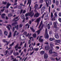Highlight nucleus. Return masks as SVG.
I'll return each instance as SVG.
<instances>
[{"label":"nucleus","instance_id":"obj_18","mask_svg":"<svg viewBox=\"0 0 61 61\" xmlns=\"http://www.w3.org/2000/svg\"><path fill=\"white\" fill-rule=\"evenodd\" d=\"M61 42V41L60 40H56L55 41V43H59L60 42Z\"/></svg>","mask_w":61,"mask_h":61},{"label":"nucleus","instance_id":"obj_30","mask_svg":"<svg viewBox=\"0 0 61 61\" xmlns=\"http://www.w3.org/2000/svg\"><path fill=\"white\" fill-rule=\"evenodd\" d=\"M47 29H49L50 28V26L49 24H48L47 26Z\"/></svg>","mask_w":61,"mask_h":61},{"label":"nucleus","instance_id":"obj_51","mask_svg":"<svg viewBox=\"0 0 61 61\" xmlns=\"http://www.w3.org/2000/svg\"><path fill=\"white\" fill-rule=\"evenodd\" d=\"M58 15L59 16L61 17V12H60L58 14Z\"/></svg>","mask_w":61,"mask_h":61},{"label":"nucleus","instance_id":"obj_5","mask_svg":"<svg viewBox=\"0 0 61 61\" xmlns=\"http://www.w3.org/2000/svg\"><path fill=\"white\" fill-rule=\"evenodd\" d=\"M40 17H39L38 19H37L36 20V22H37V25L36 26V27H37V26H38L39 25V21H40Z\"/></svg>","mask_w":61,"mask_h":61},{"label":"nucleus","instance_id":"obj_16","mask_svg":"<svg viewBox=\"0 0 61 61\" xmlns=\"http://www.w3.org/2000/svg\"><path fill=\"white\" fill-rule=\"evenodd\" d=\"M11 5V4L9 3V2L8 3L6 6L7 8H8L9 6L10 5Z\"/></svg>","mask_w":61,"mask_h":61},{"label":"nucleus","instance_id":"obj_27","mask_svg":"<svg viewBox=\"0 0 61 61\" xmlns=\"http://www.w3.org/2000/svg\"><path fill=\"white\" fill-rule=\"evenodd\" d=\"M31 48H32V49L31 50V51H32V50H33V51H34V52H35V48H34V49L33 47H31Z\"/></svg>","mask_w":61,"mask_h":61},{"label":"nucleus","instance_id":"obj_10","mask_svg":"<svg viewBox=\"0 0 61 61\" xmlns=\"http://www.w3.org/2000/svg\"><path fill=\"white\" fill-rule=\"evenodd\" d=\"M53 25H54V28H56V30H57V25H56V22H54L53 23Z\"/></svg>","mask_w":61,"mask_h":61},{"label":"nucleus","instance_id":"obj_46","mask_svg":"<svg viewBox=\"0 0 61 61\" xmlns=\"http://www.w3.org/2000/svg\"><path fill=\"white\" fill-rule=\"evenodd\" d=\"M53 17V13L51 12V18H52Z\"/></svg>","mask_w":61,"mask_h":61},{"label":"nucleus","instance_id":"obj_28","mask_svg":"<svg viewBox=\"0 0 61 61\" xmlns=\"http://www.w3.org/2000/svg\"><path fill=\"white\" fill-rule=\"evenodd\" d=\"M18 17H19V16L16 17L14 19V20L15 21H17L18 20L17 19H18Z\"/></svg>","mask_w":61,"mask_h":61},{"label":"nucleus","instance_id":"obj_56","mask_svg":"<svg viewBox=\"0 0 61 61\" xmlns=\"http://www.w3.org/2000/svg\"><path fill=\"white\" fill-rule=\"evenodd\" d=\"M23 54H24V52L23 51H22L20 54V56H22V55H23Z\"/></svg>","mask_w":61,"mask_h":61},{"label":"nucleus","instance_id":"obj_4","mask_svg":"<svg viewBox=\"0 0 61 61\" xmlns=\"http://www.w3.org/2000/svg\"><path fill=\"white\" fill-rule=\"evenodd\" d=\"M17 22H14V23L12 24V25L13 26V25H15V28H16L17 29H18V25H17L16 26H15V25H17Z\"/></svg>","mask_w":61,"mask_h":61},{"label":"nucleus","instance_id":"obj_57","mask_svg":"<svg viewBox=\"0 0 61 61\" xmlns=\"http://www.w3.org/2000/svg\"><path fill=\"white\" fill-rule=\"evenodd\" d=\"M31 44V40H29L28 41V44Z\"/></svg>","mask_w":61,"mask_h":61},{"label":"nucleus","instance_id":"obj_33","mask_svg":"<svg viewBox=\"0 0 61 61\" xmlns=\"http://www.w3.org/2000/svg\"><path fill=\"white\" fill-rule=\"evenodd\" d=\"M49 54H51L53 53V51H52V50H51L49 51Z\"/></svg>","mask_w":61,"mask_h":61},{"label":"nucleus","instance_id":"obj_58","mask_svg":"<svg viewBox=\"0 0 61 61\" xmlns=\"http://www.w3.org/2000/svg\"><path fill=\"white\" fill-rule=\"evenodd\" d=\"M38 50H39V49H38V48H35V51H38Z\"/></svg>","mask_w":61,"mask_h":61},{"label":"nucleus","instance_id":"obj_34","mask_svg":"<svg viewBox=\"0 0 61 61\" xmlns=\"http://www.w3.org/2000/svg\"><path fill=\"white\" fill-rule=\"evenodd\" d=\"M48 2L49 5H50L51 4V0H48Z\"/></svg>","mask_w":61,"mask_h":61},{"label":"nucleus","instance_id":"obj_50","mask_svg":"<svg viewBox=\"0 0 61 61\" xmlns=\"http://www.w3.org/2000/svg\"><path fill=\"white\" fill-rule=\"evenodd\" d=\"M23 26V25L22 24H20V25L19 27L20 28H21Z\"/></svg>","mask_w":61,"mask_h":61},{"label":"nucleus","instance_id":"obj_42","mask_svg":"<svg viewBox=\"0 0 61 61\" xmlns=\"http://www.w3.org/2000/svg\"><path fill=\"white\" fill-rule=\"evenodd\" d=\"M56 5L57 6L58 5V1L57 0L56 1Z\"/></svg>","mask_w":61,"mask_h":61},{"label":"nucleus","instance_id":"obj_6","mask_svg":"<svg viewBox=\"0 0 61 61\" xmlns=\"http://www.w3.org/2000/svg\"><path fill=\"white\" fill-rule=\"evenodd\" d=\"M45 10V7L44 6L42 7L41 10V14H43Z\"/></svg>","mask_w":61,"mask_h":61},{"label":"nucleus","instance_id":"obj_63","mask_svg":"<svg viewBox=\"0 0 61 61\" xmlns=\"http://www.w3.org/2000/svg\"><path fill=\"white\" fill-rule=\"evenodd\" d=\"M12 31L13 32H14V31H15V27H13L12 29Z\"/></svg>","mask_w":61,"mask_h":61},{"label":"nucleus","instance_id":"obj_44","mask_svg":"<svg viewBox=\"0 0 61 61\" xmlns=\"http://www.w3.org/2000/svg\"><path fill=\"white\" fill-rule=\"evenodd\" d=\"M14 42H12V44L10 45V46H14Z\"/></svg>","mask_w":61,"mask_h":61},{"label":"nucleus","instance_id":"obj_37","mask_svg":"<svg viewBox=\"0 0 61 61\" xmlns=\"http://www.w3.org/2000/svg\"><path fill=\"white\" fill-rule=\"evenodd\" d=\"M11 32H10V34H9V36H8V38H10V37H11Z\"/></svg>","mask_w":61,"mask_h":61},{"label":"nucleus","instance_id":"obj_7","mask_svg":"<svg viewBox=\"0 0 61 61\" xmlns=\"http://www.w3.org/2000/svg\"><path fill=\"white\" fill-rule=\"evenodd\" d=\"M55 37L56 39H59V36L58 35V34L57 33H56L55 36Z\"/></svg>","mask_w":61,"mask_h":61},{"label":"nucleus","instance_id":"obj_22","mask_svg":"<svg viewBox=\"0 0 61 61\" xmlns=\"http://www.w3.org/2000/svg\"><path fill=\"white\" fill-rule=\"evenodd\" d=\"M13 55L15 56L16 55H17V56H18L19 54V53H18V52H16L15 53H13Z\"/></svg>","mask_w":61,"mask_h":61},{"label":"nucleus","instance_id":"obj_29","mask_svg":"<svg viewBox=\"0 0 61 61\" xmlns=\"http://www.w3.org/2000/svg\"><path fill=\"white\" fill-rule=\"evenodd\" d=\"M45 51H41L40 52V54L41 55H43L45 53Z\"/></svg>","mask_w":61,"mask_h":61},{"label":"nucleus","instance_id":"obj_38","mask_svg":"<svg viewBox=\"0 0 61 61\" xmlns=\"http://www.w3.org/2000/svg\"><path fill=\"white\" fill-rule=\"evenodd\" d=\"M50 46H51V48H53V47L54 46V45L51 43H50Z\"/></svg>","mask_w":61,"mask_h":61},{"label":"nucleus","instance_id":"obj_26","mask_svg":"<svg viewBox=\"0 0 61 61\" xmlns=\"http://www.w3.org/2000/svg\"><path fill=\"white\" fill-rule=\"evenodd\" d=\"M49 40L50 41H53V40H55V38H50Z\"/></svg>","mask_w":61,"mask_h":61},{"label":"nucleus","instance_id":"obj_23","mask_svg":"<svg viewBox=\"0 0 61 61\" xmlns=\"http://www.w3.org/2000/svg\"><path fill=\"white\" fill-rule=\"evenodd\" d=\"M30 11H31V7H30V12H28V15H29V16H31V12H30Z\"/></svg>","mask_w":61,"mask_h":61},{"label":"nucleus","instance_id":"obj_36","mask_svg":"<svg viewBox=\"0 0 61 61\" xmlns=\"http://www.w3.org/2000/svg\"><path fill=\"white\" fill-rule=\"evenodd\" d=\"M7 32L6 31H5L4 32V34H5V36H7Z\"/></svg>","mask_w":61,"mask_h":61},{"label":"nucleus","instance_id":"obj_61","mask_svg":"<svg viewBox=\"0 0 61 61\" xmlns=\"http://www.w3.org/2000/svg\"><path fill=\"white\" fill-rule=\"evenodd\" d=\"M54 15L56 17H57V15H56V13H55L54 14Z\"/></svg>","mask_w":61,"mask_h":61},{"label":"nucleus","instance_id":"obj_62","mask_svg":"<svg viewBox=\"0 0 61 61\" xmlns=\"http://www.w3.org/2000/svg\"><path fill=\"white\" fill-rule=\"evenodd\" d=\"M3 42L4 43H5V42H6V41H5V40L4 39L3 40Z\"/></svg>","mask_w":61,"mask_h":61},{"label":"nucleus","instance_id":"obj_54","mask_svg":"<svg viewBox=\"0 0 61 61\" xmlns=\"http://www.w3.org/2000/svg\"><path fill=\"white\" fill-rule=\"evenodd\" d=\"M56 48H57V49H56L57 50V49H59V47L58 46H56Z\"/></svg>","mask_w":61,"mask_h":61},{"label":"nucleus","instance_id":"obj_52","mask_svg":"<svg viewBox=\"0 0 61 61\" xmlns=\"http://www.w3.org/2000/svg\"><path fill=\"white\" fill-rule=\"evenodd\" d=\"M42 37H43V36H40L39 39H42Z\"/></svg>","mask_w":61,"mask_h":61},{"label":"nucleus","instance_id":"obj_55","mask_svg":"<svg viewBox=\"0 0 61 61\" xmlns=\"http://www.w3.org/2000/svg\"><path fill=\"white\" fill-rule=\"evenodd\" d=\"M49 23L50 25H52V22H50Z\"/></svg>","mask_w":61,"mask_h":61},{"label":"nucleus","instance_id":"obj_53","mask_svg":"<svg viewBox=\"0 0 61 61\" xmlns=\"http://www.w3.org/2000/svg\"><path fill=\"white\" fill-rule=\"evenodd\" d=\"M51 7L53 9L54 8V5L52 4L51 5Z\"/></svg>","mask_w":61,"mask_h":61},{"label":"nucleus","instance_id":"obj_43","mask_svg":"<svg viewBox=\"0 0 61 61\" xmlns=\"http://www.w3.org/2000/svg\"><path fill=\"white\" fill-rule=\"evenodd\" d=\"M17 33V31H15V32L14 33L13 36H15V35H16V33Z\"/></svg>","mask_w":61,"mask_h":61},{"label":"nucleus","instance_id":"obj_35","mask_svg":"<svg viewBox=\"0 0 61 61\" xmlns=\"http://www.w3.org/2000/svg\"><path fill=\"white\" fill-rule=\"evenodd\" d=\"M25 26H28V28H29V26H30V25H29L28 24V23H27L25 25Z\"/></svg>","mask_w":61,"mask_h":61},{"label":"nucleus","instance_id":"obj_39","mask_svg":"<svg viewBox=\"0 0 61 61\" xmlns=\"http://www.w3.org/2000/svg\"><path fill=\"white\" fill-rule=\"evenodd\" d=\"M2 4H3V5H6V4H7V2H4V1H3Z\"/></svg>","mask_w":61,"mask_h":61},{"label":"nucleus","instance_id":"obj_19","mask_svg":"<svg viewBox=\"0 0 61 61\" xmlns=\"http://www.w3.org/2000/svg\"><path fill=\"white\" fill-rule=\"evenodd\" d=\"M10 27L11 29H12V27H11V25H9L7 27V28L9 30H10V27Z\"/></svg>","mask_w":61,"mask_h":61},{"label":"nucleus","instance_id":"obj_3","mask_svg":"<svg viewBox=\"0 0 61 61\" xmlns=\"http://www.w3.org/2000/svg\"><path fill=\"white\" fill-rule=\"evenodd\" d=\"M23 34L25 35H26V36H28V37L31 40V34H30L29 35V33H28V35H27V32H25Z\"/></svg>","mask_w":61,"mask_h":61},{"label":"nucleus","instance_id":"obj_64","mask_svg":"<svg viewBox=\"0 0 61 61\" xmlns=\"http://www.w3.org/2000/svg\"><path fill=\"white\" fill-rule=\"evenodd\" d=\"M16 58H15V59H13L12 61H16Z\"/></svg>","mask_w":61,"mask_h":61},{"label":"nucleus","instance_id":"obj_1","mask_svg":"<svg viewBox=\"0 0 61 61\" xmlns=\"http://www.w3.org/2000/svg\"><path fill=\"white\" fill-rule=\"evenodd\" d=\"M43 6V4H41L40 5V7H38V5L37 4H36L34 7L35 8V9L34 10V11L35 12H36L37 11H36V9L37 10H38V9H41V7Z\"/></svg>","mask_w":61,"mask_h":61},{"label":"nucleus","instance_id":"obj_41","mask_svg":"<svg viewBox=\"0 0 61 61\" xmlns=\"http://www.w3.org/2000/svg\"><path fill=\"white\" fill-rule=\"evenodd\" d=\"M13 15H12V14H8V16H9V17H10L11 16H12Z\"/></svg>","mask_w":61,"mask_h":61},{"label":"nucleus","instance_id":"obj_12","mask_svg":"<svg viewBox=\"0 0 61 61\" xmlns=\"http://www.w3.org/2000/svg\"><path fill=\"white\" fill-rule=\"evenodd\" d=\"M45 50H48L49 49V46L48 45H47L45 46Z\"/></svg>","mask_w":61,"mask_h":61},{"label":"nucleus","instance_id":"obj_48","mask_svg":"<svg viewBox=\"0 0 61 61\" xmlns=\"http://www.w3.org/2000/svg\"><path fill=\"white\" fill-rule=\"evenodd\" d=\"M58 20H59V21L60 23H61V18H59L58 19Z\"/></svg>","mask_w":61,"mask_h":61},{"label":"nucleus","instance_id":"obj_13","mask_svg":"<svg viewBox=\"0 0 61 61\" xmlns=\"http://www.w3.org/2000/svg\"><path fill=\"white\" fill-rule=\"evenodd\" d=\"M19 45V44L18 43H17V45H16L15 47V50H16V51H17L18 50V49L16 48L17 47H18V46Z\"/></svg>","mask_w":61,"mask_h":61},{"label":"nucleus","instance_id":"obj_15","mask_svg":"<svg viewBox=\"0 0 61 61\" xmlns=\"http://www.w3.org/2000/svg\"><path fill=\"white\" fill-rule=\"evenodd\" d=\"M34 15V13L33 12V11L32 10L31 12V17H32Z\"/></svg>","mask_w":61,"mask_h":61},{"label":"nucleus","instance_id":"obj_17","mask_svg":"<svg viewBox=\"0 0 61 61\" xmlns=\"http://www.w3.org/2000/svg\"><path fill=\"white\" fill-rule=\"evenodd\" d=\"M1 18L3 19L5 18V14H3L1 15Z\"/></svg>","mask_w":61,"mask_h":61},{"label":"nucleus","instance_id":"obj_47","mask_svg":"<svg viewBox=\"0 0 61 61\" xmlns=\"http://www.w3.org/2000/svg\"><path fill=\"white\" fill-rule=\"evenodd\" d=\"M53 53H54V54H55V55H56V56H57V53L56 52H55V51H54L53 52Z\"/></svg>","mask_w":61,"mask_h":61},{"label":"nucleus","instance_id":"obj_60","mask_svg":"<svg viewBox=\"0 0 61 61\" xmlns=\"http://www.w3.org/2000/svg\"><path fill=\"white\" fill-rule=\"evenodd\" d=\"M28 14L26 13V14H25V17H27V16H28Z\"/></svg>","mask_w":61,"mask_h":61},{"label":"nucleus","instance_id":"obj_59","mask_svg":"<svg viewBox=\"0 0 61 61\" xmlns=\"http://www.w3.org/2000/svg\"><path fill=\"white\" fill-rule=\"evenodd\" d=\"M25 12H26V11L25 10H24L22 13L23 14H25Z\"/></svg>","mask_w":61,"mask_h":61},{"label":"nucleus","instance_id":"obj_45","mask_svg":"<svg viewBox=\"0 0 61 61\" xmlns=\"http://www.w3.org/2000/svg\"><path fill=\"white\" fill-rule=\"evenodd\" d=\"M45 2L46 3V4L47 5V7H48V6H48V3H47V1H45Z\"/></svg>","mask_w":61,"mask_h":61},{"label":"nucleus","instance_id":"obj_9","mask_svg":"<svg viewBox=\"0 0 61 61\" xmlns=\"http://www.w3.org/2000/svg\"><path fill=\"white\" fill-rule=\"evenodd\" d=\"M44 57L45 59H47L48 58V55L47 54L45 53L44 55Z\"/></svg>","mask_w":61,"mask_h":61},{"label":"nucleus","instance_id":"obj_24","mask_svg":"<svg viewBox=\"0 0 61 61\" xmlns=\"http://www.w3.org/2000/svg\"><path fill=\"white\" fill-rule=\"evenodd\" d=\"M32 36L33 37H34V38H36V33L33 34Z\"/></svg>","mask_w":61,"mask_h":61},{"label":"nucleus","instance_id":"obj_2","mask_svg":"<svg viewBox=\"0 0 61 61\" xmlns=\"http://www.w3.org/2000/svg\"><path fill=\"white\" fill-rule=\"evenodd\" d=\"M47 29H46L45 30V36L46 38L48 39L49 38V36H48V34L47 33Z\"/></svg>","mask_w":61,"mask_h":61},{"label":"nucleus","instance_id":"obj_11","mask_svg":"<svg viewBox=\"0 0 61 61\" xmlns=\"http://www.w3.org/2000/svg\"><path fill=\"white\" fill-rule=\"evenodd\" d=\"M39 13H36L34 17H38L39 15Z\"/></svg>","mask_w":61,"mask_h":61},{"label":"nucleus","instance_id":"obj_49","mask_svg":"<svg viewBox=\"0 0 61 61\" xmlns=\"http://www.w3.org/2000/svg\"><path fill=\"white\" fill-rule=\"evenodd\" d=\"M31 39L32 41H34V38L33 37H31Z\"/></svg>","mask_w":61,"mask_h":61},{"label":"nucleus","instance_id":"obj_40","mask_svg":"<svg viewBox=\"0 0 61 61\" xmlns=\"http://www.w3.org/2000/svg\"><path fill=\"white\" fill-rule=\"evenodd\" d=\"M39 3L41 4V3H43V0H40Z\"/></svg>","mask_w":61,"mask_h":61},{"label":"nucleus","instance_id":"obj_21","mask_svg":"<svg viewBox=\"0 0 61 61\" xmlns=\"http://www.w3.org/2000/svg\"><path fill=\"white\" fill-rule=\"evenodd\" d=\"M20 17L22 19H25V16H24V15L23 14L21 15Z\"/></svg>","mask_w":61,"mask_h":61},{"label":"nucleus","instance_id":"obj_32","mask_svg":"<svg viewBox=\"0 0 61 61\" xmlns=\"http://www.w3.org/2000/svg\"><path fill=\"white\" fill-rule=\"evenodd\" d=\"M39 41L41 43H42V42H43V39H39Z\"/></svg>","mask_w":61,"mask_h":61},{"label":"nucleus","instance_id":"obj_8","mask_svg":"<svg viewBox=\"0 0 61 61\" xmlns=\"http://www.w3.org/2000/svg\"><path fill=\"white\" fill-rule=\"evenodd\" d=\"M42 28H43V26H42L41 28H40L38 31H37L36 32H37L38 33V35H39L40 33V31L42 29Z\"/></svg>","mask_w":61,"mask_h":61},{"label":"nucleus","instance_id":"obj_20","mask_svg":"<svg viewBox=\"0 0 61 61\" xmlns=\"http://www.w3.org/2000/svg\"><path fill=\"white\" fill-rule=\"evenodd\" d=\"M28 2L27 3V5L28 4H29V3H30V4L29 5V7H30V4H31V0H28Z\"/></svg>","mask_w":61,"mask_h":61},{"label":"nucleus","instance_id":"obj_31","mask_svg":"<svg viewBox=\"0 0 61 61\" xmlns=\"http://www.w3.org/2000/svg\"><path fill=\"white\" fill-rule=\"evenodd\" d=\"M8 53V51L6 50L5 52L4 53V55L5 56H6L7 54V53Z\"/></svg>","mask_w":61,"mask_h":61},{"label":"nucleus","instance_id":"obj_25","mask_svg":"<svg viewBox=\"0 0 61 61\" xmlns=\"http://www.w3.org/2000/svg\"><path fill=\"white\" fill-rule=\"evenodd\" d=\"M31 29L32 32L33 33H35V30H34V28L32 27H31Z\"/></svg>","mask_w":61,"mask_h":61},{"label":"nucleus","instance_id":"obj_14","mask_svg":"<svg viewBox=\"0 0 61 61\" xmlns=\"http://www.w3.org/2000/svg\"><path fill=\"white\" fill-rule=\"evenodd\" d=\"M13 51L12 50L11 51H8L9 55H11L12 54Z\"/></svg>","mask_w":61,"mask_h":61}]
</instances>
